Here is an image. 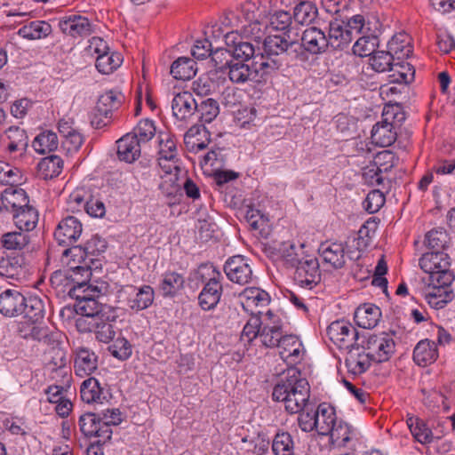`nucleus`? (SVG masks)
I'll use <instances>...</instances> for the list:
<instances>
[{"label":"nucleus","mask_w":455,"mask_h":455,"mask_svg":"<svg viewBox=\"0 0 455 455\" xmlns=\"http://www.w3.org/2000/svg\"><path fill=\"white\" fill-rule=\"evenodd\" d=\"M380 317V308L373 304L360 306L355 312L356 323L363 329L374 328L379 322Z\"/></svg>","instance_id":"28"},{"label":"nucleus","mask_w":455,"mask_h":455,"mask_svg":"<svg viewBox=\"0 0 455 455\" xmlns=\"http://www.w3.org/2000/svg\"><path fill=\"white\" fill-rule=\"evenodd\" d=\"M378 38L376 36H362L353 46V52L356 57H376Z\"/></svg>","instance_id":"55"},{"label":"nucleus","mask_w":455,"mask_h":455,"mask_svg":"<svg viewBox=\"0 0 455 455\" xmlns=\"http://www.w3.org/2000/svg\"><path fill=\"white\" fill-rule=\"evenodd\" d=\"M301 41V48L311 54H320L328 47L325 35L314 27L304 31Z\"/></svg>","instance_id":"23"},{"label":"nucleus","mask_w":455,"mask_h":455,"mask_svg":"<svg viewBox=\"0 0 455 455\" xmlns=\"http://www.w3.org/2000/svg\"><path fill=\"white\" fill-rule=\"evenodd\" d=\"M158 163L161 168L163 162H178L177 141L174 136L167 132H160L158 134Z\"/></svg>","instance_id":"25"},{"label":"nucleus","mask_w":455,"mask_h":455,"mask_svg":"<svg viewBox=\"0 0 455 455\" xmlns=\"http://www.w3.org/2000/svg\"><path fill=\"white\" fill-rule=\"evenodd\" d=\"M87 416L92 417V429L87 431V438L90 437H100L104 443L106 440H109L112 435V430L108 423L104 422L100 417H97L95 413L87 412Z\"/></svg>","instance_id":"56"},{"label":"nucleus","mask_w":455,"mask_h":455,"mask_svg":"<svg viewBox=\"0 0 455 455\" xmlns=\"http://www.w3.org/2000/svg\"><path fill=\"white\" fill-rule=\"evenodd\" d=\"M352 41L351 31L338 22L330 24L328 46L343 49Z\"/></svg>","instance_id":"44"},{"label":"nucleus","mask_w":455,"mask_h":455,"mask_svg":"<svg viewBox=\"0 0 455 455\" xmlns=\"http://www.w3.org/2000/svg\"><path fill=\"white\" fill-rule=\"evenodd\" d=\"M154 299V289L150 285H142L137 289L135 298L129 300V306L132 310L141 311L149 307Z\"/></svg>","instance_id":"50"},{"label":"nucleus","mask_w":455,"mask_h":455,"mask_svg":"<svg viewBox=\"0 0 455 455\" xmlns=\"http://www.w3.org/2000/svg\"><path fill=\"white\" fill-rule=\"evenodd\" d=\"M404 119V113L398 105H386L382 112V120L372 127V142L382 148L391 146L397 138L395 128Z\"/></svg>","instance_id":"3"},{"label":"nucleus","mask_w":455,"mask_h":455,"mask_svg":"<svg viewBox=\"0 0 455 455\" xmlns=\"http://www.w3.org/2000/svg\"><path fill=\"white\" fill-rule=\"evenodd\" d=\"M110 308L87 310V331L94 332L95 338L103 343H108L115 336V331L111 322L115 321V315H109Z\"/></svg>","instance_id":"7"},{"label":"nucleus","mask_w":455,"mask_h":455,"mask_svg":"<svg viewBox=\"0 0 455 455\" xmlns=\"http://www.w3.org/2000/svg\"><path fill=\"white\" fill-rule=\"evenodd\" d=\"M295 268L294 280L300 287L311 290L320 282L319 263L316 258L307 257Z\"/></svg>","instance_id":"12"},{"label":"nucleus","mask_w":455,"mask_h":455,"mask_svg":"<svg viewBox=\"0 0 455 455\" xmlns=\"http://www.w3.org/2000/svg\"><path fill=\"white\" fill-rule=\"evenodd\" d=\"M210 36L204 39H197L191 45L187 44H179L176 45V51L180 53L184 52V49L190 46L191 57H212L214 54L223 55V47L220 45H213L209 41Z\"/></svg>","instance_id":"21"},{"label":"nucleus","mask_w":455,"mask_h":455,"mask_svg":"<svg viewBox=\"0 0 455 455\" xmlns=\"http://www.w3.org/2000/svg\"><path fill=\"white\" fill-rule=\"evenodd\" d=\"M108 289V283L100 278L90 277L87 279V309L96 311L103 307L108 310V307L99 301L107 293Z\"/></svg>","instance_id":"20"},{"label":"nucleus","mask_w":455,"mask_h":455,"mask_svg":"<svg viewBox=\"0 0 455 455\" xmlns=\"http://www.w3.org/2000/svg\"><path fill=\"white\" fill-rule=\"evenodd\" d=\"M411 37L404 33L395 34L387 43V54L390 57H411L413 53Z\"/></svg>","instance_id":"27"},{"label":"nucleus","mask_w":455,"mask_h":455,"mask_svg":"<svg viewBox=\"0 0 455 455\" xmlns=\"http://www.w3.org/2000/svg\"><path fill=\"white\" fill-rule=\"evenodd\" d=\"M327 435L330 436V443L332 446L342 448L346 447L356 434L351 426L339 420Z\"/></svg>","instance_id":"37"},{"label":"nucleus","mask_w":455,"mask_h":455,"mask_svg":"<svg viewBox=\"0 0 455 455\" xmlns=\"http://www.w3.org/2000/svg\"><path fill=\"white\" fill-rule=\"evenodd\" d=\"M82 233V222L74 216H68L58 224L54 231V239L59 245L68 247L73 245Z\"/></svg>","instance_id":"10"},{"label":"nucleus","mask_w":455,"mask_h":455,"mask_svg":"<svg viewBox=\"0 0 455 455\" xmlns=\"http://www.w3.org/2000/svg\"><path fill=\"white\" fill-rule=\"evenodd\" d=\"M6 148L9 154L21 156L28 147V135L26 132L17 126L9 127L6 132Z\"/></svg>","instance_id":"30"},{"label":"nucleus","mask_w":455,"mask_h":455,"mask_svg":"<svg viewBox=\"0 0 455 455\" xmlns=\"http://www.w3.org/2000/svg\"><path fill=\"white\" fill-rule=\"evenodd\" d=\"M198 103L189 92H181L172 101L173 116L179 120H187L196 114Z\"/></svg>","instance_id":"18"},{"label":"nucleus","mask_w":455,"mask_h":455,"mask_svg":"<svg viewBox=\"0 0 455 455\" xmlns=\"http://www.w3.org/2000/svg\"><path fill=\"white\" fill-rule=\"evenodd\" d=\"M318 16L316 5L310 1H300L293 8V20L299 25L308 26L312 24Z\"/></svg>","instance_id":"38"},{"label":"nucleus","mask_w":455,"mask_h":455,"mask_svg":"<svg viewBox=\"0 0 455 455\" xmlns=\"http://www.w3.org/2000/svg\"><path fill=\"white\" fill-rule=\"evenodd\" d=\"M197 69L195 59H176L171 65L170 74L176 80L188 81L196 75Z\"/></svg>","instance_id":"33"},{"label":"nucleus","mask_w":455,"mask_h":455,"mask_svg":"<svg viewBox=\"0 0 455 455\" xmlns=\"http://www.w3.org/2000/svg\"><path fill=\"white\" fill-rule=\"evenodd\" d=\"M363 347L364 339L361 340L360 345H355L347 350L345 364L347 371L354 375H360L365 372L373 361L367 349Z\"/></svg>","instance_id":"14"},{"label":"nucleus","mask_w":455,"mask_h":455,"mask_svg":"<svg viewBox=\"0 0 455 455\" xmlns=\"http://www.w3.org/2000/svg\"><path fill=\"white\" fill-rule=\"evenodd\" d=\"M21 180L20 171L4 162L0 161V183L3 185H16Z\"/></svg>","instance_id":"60"},{"label":"nucleus","mask_w":455,"mask_h":455,"mask_svg":"<svg viewBox=\"0 0 455 455\" xmlns=\"http://www.w3.org/2000/svg\"><path fill=\"white\" fill-rule=\"evenodd\" d=\"M438 357L437 347L435 342L428 339L420 340L413 350L414 362L422 367L434 363Z\"/></svg>","instance_id":"32"},{"label":"nucleus","mask_w":455,"mask_h":455,"mask_svg":"<svg viewBox=\"0 0 455 455\" xmlns=\"http://www.w3.org/2000/svg\"><path fill=\"white\" fill-rule=\"evenodd\" d=\"M277 347L281 358L288 365H294L302 360L304 347L296 336L284 335Z\"/></svg>","instance_id":"17"},{"label":"nucleus","mask_w":455,"mask_h":455,"mask_svg":"<svg viewBox=\"0 0 455 455\" xmlns=\"http://www.w3.org/2000/svg\"><path fill=\"white\" fill-rule=\"evenodd\" d=\"M208 271L209 280L204 286L198 296V301L203 310L208 311L216 307L222 295V275L212 265L205 266Z\"/></svg>","instance_id":"8"},{"label":"nucleus","mask_w":455,"mask_h":455,"mask_svg":"<svg viewBox=\"0 0 455 455\" xmlns=\"http://www.w3.org/2000/svg\"><path fill=\"white\" fill-rule=\"evenodd\" d=\"M117 156L121 161L132 164L141 153V144L136 135L127 133L117 140Z\"/></svg>","instance_id":"19"},{"label":"nucleus","mask_w":455,"mask_h":455,"mask_svg":"<svg viewBox=\"0 0 455 455\" xmlns=\"http://www.w3.org/2000/svg\"><path fill=\"white\" fill-rule=\"evenodd\" d=\"M239 14L241 15L239 22L241 34L247 38H252L258 46L265 36V29L267 28V22L262 23L255 20L254 12L250 4L243 6Z\"/></svg>","instance_id":"11"},{"label":"nucleus","mask_w":455,"mask_h":455,"mask_svg":"<svg viewBox=\"0 0 455 455\" xmlns=\"http://www.w3.org/2000/svg\"><path fill=\"white\" fill-rule=\"evenodd\" d=\"M421 269L431 275L450 267V257L444 251H428L419 259Z\"/></svg>","instance_id":"26"},{"label":"nucleus","mask_w":455,"mask_h":455,"mask_svg":"<svg viewBox=\"0 0 455 455\" xmlns=\"http://www.w3.org/2000/svg\"><path fill=\"white\" fill-rule=\"evenodd\" d=\"M323 261L334 268H341L346 263L345 246L341 243L322 244L319 249Z\"/></svg>","instance_id":"31"},{"label":"nucleus","mask_w":455,"mask_h":455,"mask_svg":"<svg viewBox=\"0 0 455 455\" xmlns=\"http://www.w3.org/2000/svg\"><path fill=\"white\" fill-rule=\"evenodd\" d=\"M251 314L253 315L248 320L241 334L242 340L247 341L248 343L251 342L256 338L259 339V332L263 323V318L259 316V315L261 314L260 311Z\"/></svg>","instance_id":"57"},{"label":"nucleus","mask_w":455,"mask_h":455,"mask_svg":"<svg viewBox=\"0 0 455 455\" xmlns=\"http://www.w3.org/2000/svg\"><path fill=\"white\" fill-rule=\"evenodd\" d=\"M63 169V161L57 155L46 156L37 164V175L43 180H51L60 174Z\"/></svg>","instance_id":"36"},{"label":"nucleus","mask_w":455,"mask_h":455,"mask_svg":"<svg viewBox=\"0 0 455 455\" xmlns=\"http://www.w3.org/2000/svg\"><path fill=\"white\" fill-rule=\"evenodd\" d=\"M327 335L339 348L347 350L364 339L355 326L343 320L332 322L327 328Z\"/></svg>","instance_id":"6"},{"label":"nucleus","mask_w":455,"mask_h":455,"mask_svg":"<svg viewBox=\"0 0 455 455\" xmlns=\"http://www.w3.org/2000/svg\"><path fill=\"white\" fill-rule=\"evenodd\" d=\"M424 296L429 306L435 309L444 307L454 298L453 291L450 287L429 286Z\"/></svg>","instance_id":"35"},{"label":"nucleus","mask_w":455,"mask_h":455,"mask_svg":"<svg viewBox=\"0 0 455 455\" xmlns=\"http://www.w3.org/2000/svg\"><path fill=\"white\" fill-rule=\"evenodd\" d=\"M13 220L20 230H33L38 222V212L28 204L13 213Z\"/></svg>","instance_id":"41"},{"label":"nucleus","mask_w":455,"mask_h":455,"mask_svg":"<svg viewBox=\"0 0 455 455\" xmlns=\"http://www.w3.org/2000/svg\"><path fill=\"white\" fill-rule=\"evenodd\" d=\"M109 392L101 387L100 381L95 377L87 378V404H102L108 401Z\"/></svg>","instance_id":"51"},{"label":"nucleus","mask_w":455,"mask_h":455,"mask_svg":"<svg viewBox=\"0 0 455 455\" xmlns=\"http://www.w3.org/2000/svg\"><path fill=\"white\" fill-rule=\"evenodd\" d=\"M61 260L68 267L67 276L76 283L68 291V295L76 299L85 298V246L71 245L68 246L63 252Z\"/></svg>","instance_id":"2"},{"label":"nucleus","mask_w":455,"mask_h":455,"mask_svg":"<svg viewBox=\"0 0 455 455\" xmlns=\"http://www.w3.org/2000/svg\"><path fill=\"white\" fill-rule=\"evenodd\" d=\"M3 207L13 213L28 205L29 200L22 188H7L1 196Z\"/></svg>","instance_id":"29"},{"label":"nucleus","mask_w":455,"mask_h":455,"mask_svg":"<svg viewBox=\"0 0 455 455\" xmlns=\"http://www.w3.org/2000/svg\"><path fill=\"white\" fill-rule=\"evenodd\" d=\"M20 331L23 333V338L37 340L47 346L56 344L58 339L61 337L60 333L52 331L48 327L43 325L33 324L28 327V331L20 330Z\"/></svg>","instance_id":"39"},{"label":"nucleus","mask_w":455,"mask_h":455,"mask_svg":"<svg viewBox=\"0 0 455 455\" xmlns=\"http://www.w3.org/2000/svg\"><path fill=\"white\" fill-rule=\"evenodd\" d=\"M244 218L251 229L262 233L267 226L268 219L259 210L253 207H248Z\"/></svg>","instance_id":"61"},{"label":"nucleus","mask_w":455,"mask_h":455,"mask_svg":"<svg viewBox=\"0 0 455 455\" xmlns=\"http://www.w3.org/2000/svg\"><path fill=\"white\" fill-rule=\"evenodd\" d=\"M395 341L393 338L385 332L371 335L364 338V347L370 356L377 363H384L389 360L395 353Z\"/></svg>","instance_id":"9"},{"label":"nucleus","mask_w":455,"mask_h":455,"mask_svg":"<svg viewBox=\"0 0 455 455\" xmlns=\"http://www.w3.org/2000/svg\"><path fill=\"white\" fill-rule=\"evenodd\" d=\"M109 351L116 358L124 361L127 360L132 353V346L125 338H118L109 347Z\"/></svg>","instance_id":"64"},{"label":"nucleus","mask_w":455,"mask_h":455,"mask_svg":"<svg viewBox=\"0 0 455 455\" xmlns=\"http://www.w3.org/2000/svg\"><path fill=\"white\" fill-rule=\"evenodd\" d=\"M124 100V95L117 90H109L101 94L96 102V107L101 108L105 115L111 116Z\"/></svg>","instance_id":"43"},{"label":"nucleus","mask_w":455,"mask_h":455,"mask_svg":"<svg viewBox=\"0 0 455 455\" xmlns=\"http://www.w3.org/2000/svg\"><path fill=\"white\" fill-rule=\"evenodd\" d=\"M391 83L408 84L414 80L415 69L412 65L404 61L392 63L390 68Z\"/></svg>","instance_id":"48"},{"label":"nucleus","mask_w":455,"mask_h":455,"mask_svg":"<svg viewBox=\"0 0 455 455\" xmlns=\"http://www.w3.org/2000/svg\"><path fill=\"white\" fill-rule=\"evenodd\" d=\"M338 422L334 409L324 403L315 411V430L320 435H327Z\"/></svg>","instance_id":"24"},{"label":"nucleus","mask_w":455,"mask_h":455,"mask_svg":"<svg viewBox=\"0 0 455 455\" xmlns=\"http://www.w3.org/2000/svg\"><path fill=\"white\" fill-rule=\"evenodd\" d=\"M184 277L177 272H167L163 275L160 291L164 298L174 297L184 286Z\"/></svg>","instance_id":"42"},{"label":"nucleus","mask_w":455,"mask_h":455,"mask_svg":"<svg viewBox=\"0 0 455 455\" xmlns=\"http://www.w3.org/2000/svg\"><path fill=\"white\" fill-rule=\"evenodd\" d=\"M49 347L46 352L45 370L57 369L59 366H68L67 353L61 347L60 339H58L56 344H51Z\"/></svg>","instance_id":"49"},{"label":"nucleus","mask_w":455,"mask_h":455,"mask_svg":"<svg viewBox=\"0 0 455 455\" xmlns=\"http://www.w3.org/2000/svg\"><path fill=\"white\" fill-rule=\"evenodd\" d=\"M21 315H24V317L28 318L33 323H36L38 320L44 317V302L41 299L36 296L26 298L24 309H22Z\"/></svg>","instance_id":"53"},{"label":"nucleus","mask_w":455,"mask_h":455,"mask_svg":"<svg viewBox=\"0 0 455 455\" xmlns=\"http://www.w3.org/2000/svg\"><path fill=\"white\" fill-rule=\"evenodd\" d=\"M274 314L268 310L263 315V323L259 332V340L266 347H278L283 339L282 323L279 318H275Z\"/></svg>","instance_id":"13"},{"label":"nucleus","mask_w":455,"mask_h":455,"mask_svg":"<svg viewBox=\"0 0 455 455\" xmlns=\"http://www.w3.org/2000/svg\"><path fill=\"white\" fill-rule=\"evenodd\" d=\"M58 144L57 134L51 131H44L35 138L33 148L36 152L45 154L46 152L55 150L58 148Z\"/></svg>","instance_id":"52"},{"label":"nucleus","mask_w":455,"mask_h":455,"mask_svg":"<svg viewBox=\"0 0 455 455\" xmlns=\"http://www.w3.org/2000/svg\"><path fill=\"white\" fill-rule=\"evenodd\" d=\"M292 447L293 441L290 434L283 432L275 435L272 443V451L275 455L292 453Z\"/></svg>","instance_id":"62"},{"label":"nucleus","mask_w":455,"mask_h":455,"mask_svg":"<svg viewBox=\"0 0 455 455\" xmlns=\"http://www.w3.org/2000/svg\"><path fill=\"white\" fill-rule=\"evenodd\" d=\"M29 242L30 236L24 230L8 232L1 237L3 247L10 251L23 250Z\"/></svg>","instance_id":"46"},{"label":"nucleus","mask_w":455,"mask_h":455,"mask_svg":"<svg viewBox=\"0 0 455 455\" xmlns=\"http://www.w3.org/2000/svg\"><path fill=\"white\" fill-rule=\"evenodd\" d=\"M274 401L282 402L291 414L303 411L310 397V387L297 368L291 367L275 385L272 392Z\"/></svg>","instance_id":"1"},{"label":"nucleus","mask_w":455,"mask_h":455,"mask_svg":"<svg viewBox=\"0 0 455 455\" xmlns=\"http://www.w3.org/2000/svg\"><path fill=\"white\" fill-rule=\"evenodd\" d=\"M241 303L244 309L252 306L265 307L270 302L269 294L258 287L251 286L245 288L239 295Z\"/></svg>","instance_id":"34"},{"label":"nucleus","mask_w":455,"mask_h":455,"mask_svg":"<svg viewBox=\"0 0 455 455\" xmlns=\"http://www.w3.org/2000/svg\"><path fill=\"white\" fill-rule=\"evenodd\" d=\"M156 126L152 120L144 119L139 122L132 135H136L140 144L149 141L156 134Z\"/></svg>","instance_id":"63"},{"label":"nucleus","mask_w":455,"mask_h":455,"mask_svg":"<svg viewBox=\"0 0 455 455\" xmlns=\"http://www.w3.org/2000/svg\"><path fill=\"white\" fill-rule=\"evenodd\" d=\"M52 33V26L44 20H35L22 26L18 35L29 40H36L46 37Z\"/></svg>","instance_id":"40"},{"label":"nucleus","mask_w":455,"mask_h":455,"mask_svg":"<svg viewBox=\"0 0 455 455\" xmlns=\"http://www.w3.org/2000/svg\"><path fill=\"white\" fill-rule=\"evenodd\" d=\"M292 23V16L286 11H275L268 16L267 27L273 30L286 31Z\"/></svg>","instance_id":"59"},{"label":"nucleus","mask_w":455,"mask_h":455,"mask_svg":"<svg viewBox=\"0 0 455 455\" xmlns=\"http://www.w3.org/2000/svg\"><path fill=\"white\" fill-rule=\"evenodd\" d=\"M406 423L416 441L422 444H427L433 442V433L423 420L419 418L409 417Z\"/></svg>","instance_id":"47"},{"label":"nucleus","mask_w":455,"mask_h":455,"mask_svg":"<svg viewBox=\"0 0 455 455\" xmlns=\"http://www.w3.org/2000/svg\"><path fill=\"white\" fill-rule=\"evenodd\" d=\"M240 21L241 15L239 12L236 13L234 12H229L222 16L219 21L214 22L211 27H207L204 29V34L205 36L212 37L215 40L219 39L225 36V34L228 32L226 31L227 28H235L238 29Z\"/></svg>","instance_id":"22"},{"label":"nucleus","mask_w":455,"mask_h":455,"mask_svg":"<svg viewBox=\"0 0 455 455\" xmlns=\"http://www.w3.org/2000/svg\"><path fill=\"white\" fill-rule=\"evenodd\" d=\"M61 31L72 37H83L85 33V17L70 15L59 23Z\"/></svg>","instance_id":"45"},{"label":"nucleus","mask_w":455,"mask_h":455,"mask_svg":"<svg viewBox=\"0 0 455 455\" xmlns=\"http://www.w3.org/2000/svg\"><path fill=\"white\" fill-rule=\"evenodd\" d=\"M26 297L17 290L8 289L0 293V313L6 317L21 315Z\"/></svg>","instance_id":"15"},{"label":"nucleus","mask_w":455,"mask_h":455,"mask_svg":"<svg viewBox=\"0 0 455 455\" xmlns=\"http://www.w3.org/2000/svg\"><path fill=\"white\" fill-rule=\"evenodd\" d=\"M262 46L267 57L277 56L283 53L288 55L301 51V45L298 42H289L282 36H268L264 38Z\"/></svg>","instance_id":"16"},{"label":"nucleus","mask_w":455,"mask_h":455,"mask_svg":"<svg viewBox=\"0 0 455 455\" xmlns=\"http://www.w3.org/2000/svg\"><path fill=\"white\" fill-rule=\"evenodd\" d=\"M223 269L228 279L234 283L247 285L257 283L258 278L253 273L251 260L243 255L229 257Z\"/></svg>","instance_id":"5"},{"label":"nucleus","mask_w":455,"mask_h":455,"mask_svg":"<svg viewBox=\"0 0 455 455\" xmlns=\"http://www.w3.org/2000/svg\"><path fill=\"white\" fill-rule=\"evenodd\" d=\"M448 240V234L444 230L433 229L427 233L425 243L431 251H443Z\"/></svg>","instance_id":"58"},{"label":"nucleus","mask_w":455,"mask_h":455,"mask_svg":"<svg viewBox=\"0 0 455 455\" xmlns=\"http://www.w3.org/2000/svg\"><path fill=\"white\" fill-rule=\"evenodd\" d=\"M198 118L203 124L212 123L220 114V106L217 100L206 99L198 103L196 112Z\"/></svg>","instance_id":"54"},{"label":"nucleus","mask_w":455,"mask_h":455,"mask_svg":"<svg viewBox=\"0 0 455 455\" xmlns=\"http://www.w3.org/2000/svg\"><path fill=\"white\" fill-rule=\"evenodd\" d=\"M254 59H231L228 63V76L232 82L243 83L247 80H256L259 74L260 76L268 73V68H277L276 60L271 59L273 66L268 62H253Z\"/></svg>","instance_id":"4"}]
</instances>
